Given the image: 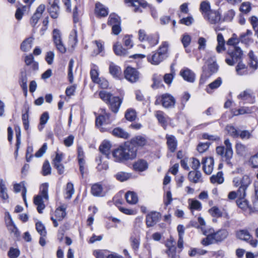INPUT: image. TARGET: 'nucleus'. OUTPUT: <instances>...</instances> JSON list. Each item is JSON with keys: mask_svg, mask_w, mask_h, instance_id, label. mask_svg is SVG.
Wrapping results in <instances>:
<instances>
[{"mask_svg": "<svg viewBox=\"0 0 258 258\" xmlns=\"http://www.w3.org/2000/svg\"><path fill=\"white\" fill-rule=\"evenodd\" d=\"M235 150L237 154L242 156L246 150V146L241 143H237L235 145Z\"/></svg>", "mask_w": 258, "mask_h": 258, "instance_id": "obj_63", "label": "nucleus"}, {"mask_svg": "<svg viewBox=\"0 0 258 258\" xmlns=\"http://www.w3.org/2000/svg\"><path fill=\"white\" fill-rule=\"evenodd\" d=\"M59 0H48V11L53 19L58 18L60 13V9L58 6Z\"/></svg>", "mask_w": 258, "mask_h": 258, "instance_id": "obj_11", "label": "nucleus"}, {"mask_svg": "<svg viewBox=\"0 0 258 258\" xmlns=\"http://www.w3.org/2000/svg\"><path fill=\"white\" fill-rule=\"evenodd\" d=\"M109 73L113 77L119 78L121 75V70L120 67L111 62L109 65Z\"/></svg>", "mask_w": 258, "mask_h": 258, "instance_id": "obj_35", "label": "nucleus"}, {"mask_svg": "<svg viewBox=\"0 0 258 258\" xmlns=\"http://www.w3.org/2000/svg\"><path fill=\"white\" fill-rule=\"evenodd\" d=\"M251 183V179L249 176L244 175L242 177H235L233 179L234 186L238 187V194L241 197H245L246 190Z\"/></svg>", "mask_w": 258, "mask_h": 258, "instance_id": "obj_7", "label": "nucleus"}, {"mask_svg": "<svg viewBox=\"0 0 258 258\" xmlns=\"http://www.w3.org/2000/svg\"><path fill=\"white\" fill-rule=\"evenodd\" d=\"M33 40L34 38L32 37L25 39L21 44V50L24 52L29 51L32 48Z\"/></svg>", "mask_w": 258, "mask_h": 258, "instance_id": "obj_32", "label": "nucleus"}, {"mask_svg": "<svg viewBox=\"0 0 258 258\" xmlns=\"http://www.w3.org/2000/svg\"><path fill=\"white\" fill-rule=\"evenodd\" d=\"M200 10L202 11L204 16L208 14L209 12L212 11L210 10V4L207 1H204L201 3L200 5Z\"/></svg>", "mask_w": 258, "mask_h": 258, "instance_id": "obj_58", "label": "nucleus"}, {"mask_svg": "<svg viewBox=\"0 0 258 258\" xmlns=\"http://www.w3.org/2000/svg\"><path fill=\"white\" fill-rule=\"evenodd\" d=\"M218 70V66L215 60H208L207 64L203 67V73L201 75L200 84H204L211 76L216 73Z\"/></svg>", "mask_w": 258, "mask_h": 258, "instance_id": "obj_6", "label": "nucleus"}, {"mask_svg": "<svg viewBox=\"0 0 258 258\" xmlns=\"http://www.w3.org/2000/svg\"><path fill=\"white\" fill-rule=\"evenodd\" d=\"M96 162L97 163L96 168L98 171L106 170L108 168V163L107 161L104 160V157L99 156L96 158Z\"/></svg>", "mask_w": 258, "mask_h": 258, "instance_id": "obj_31", "label": "nucleus"}, {"mask_svg": "<svg viewBox=\"0 0 258 258\" xmlns=\"http://www.w3.org/2000/svg\"><path fill=\"white\" fill-rule=\"evenodd\" d=\"M99 95L100 98L106 104L108 103L113 97L112 94L104 90L100 91Z\"/></svg>", "mask_w": 258, "mask_h": 258, "instance_id": "obj_53", "label": "nucleus"}, {"mask_svg": "<svg viewBox=\"0 0 258 258\" xmlns=\"http://www.w3.org/2000/svg\"><path fill=\"white\" fill-rule=\"evenodd\" d=\"M99 73L98 69L96 66H94L91 68L90 71V76L92 81L94 83L98 82L99 81V78L98 77Z\"/></svg>", "mask_w": 258, "mask_h": 258, "instance_id": "obj_54", "label": "nucleus"}, {"mask_svg": "<svg viewBox=\"0 0 258 258\" xmlns=\"http://www.w3.org/2000/svg\"><path fill=\"white\" fill-rule=\"evenodd\" d=\"M48 184L44 183L41 184L40 187V194L34 198V204L37 206V210L39 213H42V211L45 207L44 200H48Z\"/></svg>", "mask_w": 258, "mask_h": 258, "instance_id": "obj_4", "label": "nucleus"}, {"mask_svg": "<svg viewBox=\"0 0 258 258\" xmlns=\"http://www.w3.org/2000/svg\"><path fill=\"white\" fill-rule=\"evenodd\" d=\"M252 34V31L250 30H247L245 33H242L239 37V41L242 43L247 44L252 42L251 36Z\"/></svg>", "mask_w": 258, "mask_h": 258, "instance_id": "obj_36", "label": "nucleus"}, {"mask_svg": "<svg viewBox=\"0 0 258 258\" xmlns=\"http://www.w3.org/2000/svg\"><path fill=\"white\" fill-rule=\"evenodd\" d=\"M124 3L129 4L128 6L134 7V11L136 13H141L142 10L140 7L146 8L148 4L144 0H124Z\"/></svg>", "mask_w": 258, "mask_h": 258, "instance_id": "obj_16", "label": "nucleus"}, {"mask_svg": "<svg viewBox=\"0 0 258 258\" xmlns=\"http://www.w3.org/2000/svg\"><path fill=\"white\" fill-rule=\"evenodd\" d=\"M249 65L250 67L253 69H256L258 65L257 57L255 56L253 52L251 50L248 53Z\"/></svg>", "mask_w": 258, "mask_h": 258, "instance_id": "obj_43", "label": "nucleus"}, {"mask_svg": "<svg viewBox=\"0 0 258 258\" xmlns=\"http://www.w3.org/2000/svg\"><path fill=\"white\" fill-rule=\"evenodd\" d=\"M249 213H258V197L256 196L252 200V206L249 207Z\"/></svg>", "mask_w": 258, "mask_h": 258, "instance_id": "obj_64", "label": "nucleus"}, {"mask_svg": "<svg viewBox=\"0 0 258 258\" xmlns=\"http://www.w3.org/2000/svg\"><path fill=\"white\" fill-rule=\"evenodd\" d=\"M125 79L131 83L136 82L139 79V73L135 68L127 67L124 72Z\"/></svg>", "mask_w": 258, "mask_h": 258, "instance_id": "obj_14", "label": "nucleus"}, {"mask_svg": "<svg viewBox=\"0 0 258 258\" xmlns=\"http://www.w3.org/2000/svg\"><path fill=\"white\" fill-rule=\"evenodd\" d=\"M211 24H216L220 20V14L217 11H211L204 16Z\"/></svg>", "mask_w": 258, "mask_h": 258, "instance_id": "obj_21", "label": "nucleus"}, {"mask_svg": "<svg viewBox=\"0 0 258 258\" xmlns=\"http://www.w3.org/2000/svg\"><path fill=\"white\" fill-rule=\"evenodd\" d=\"M227 56L225 59V62L229 66H233L235 63L240 61L243 55V52L240 47L228 48L227 50Z\"/></svg>", "mask_w": 258, "mask_h": 258, "instance_id": "obj_8", "label": "nucleus"}, {"mask_svg": "<svg viewBox=\"0 0 258 258\" xmlns=\"http://www.w3.org/2000/svg\"><path fill=\"white\" fill-rule=\"evenodd\" d=\"M248 162L252 168H258V152L249 158Z\"/></svg>", "mask_w": 258, "mask_h": 258, "instance_id": "obj_60", "label": "nucleus"}, {"mask_svg": "<svg viewBox=\"0 0 258 258\" xmlns=\"http://www.w3.org/2000/svg\"><path fill=\"white\" fill-rule=\"evenodd\" d=\"M168 48V43L164 41L162 43L157 51L152 55L147 56L148 61L153 65H158L167 56Z\"/></svg>", "mask_w": 258, "mask_h": 258, "instance_id": "obj_3", "label": "nucleus"}, {"mask_svg": "<svg viewBox=\"0 0 258 258\" xmlns=\"http://www.w3.org/2000/svg\"><path fill=\"white\" fill-rule=\"evenodd\" d=\"M226 130L227 131L228 134L235 138H238V135L239 134V130H238L236 127H235L232 125H227L226 126Z\"/></svg>", "mask_w": 258, "mask_h": 258, "instance_id": "obj_52", "label": "nucleus"}, {"mask_svg": "<svg viewBox=\"0 0 258 258\" xmlns=\"http://www.w3.org/2000/svg\"><path fill=\"white\" fill-rule=\"evenodd\" d=\"M91 193L96 197H103L105 195L102 185L99 183H95L92 186Z\"/></svg>", "mask_w": 258, "mask_h": 258, "instance_id": "obj_30", "label": "nucleus"}, {"mask_svg": "<svg viewBox=\"0 0 258 258\" xmlns=\"http://www.w3.org/2000/svg\"><path fill=\"white\" fill-rule=\"evenodd\" d=\"M96 125L101 132H107L109 128L106 127L107 125L110 124L112 122L110 113L107 112L105 108L100 109L99 115L96 117Z\"/></svg>", "mask_w": 258, "mask_h": 258, "instance_id": "obj_5", "label": "nucleus"}, {"mask_svg": "<svg viewBox=\"0 0 258 258\" xmlns=\"http://www.w3.org/2000/svg\"><path fill=\"white\" fill-rule=\"evenodd\" d=\"M27 77L25 73H22L20 79V85L24 92L26 94L28 91Z\"/></svg>", "mask_w": 258, "mask_h": 258, "instance_id": "obj_50", "label": "nucleus"}, {"mask_svg": "<svg viewBox=\"0 0 258 258\" xmlns=\"http://www.w3.org/2000/svg\"><path fill=\"white\" fill-rule=\"evenodd\" d=\"M112 133L113 136L125 139L128 138L130 137L128 133L120 127L115 128L112 131Z\"/></svg>", "mask_w": 258, "mask_h": 258, "instance_id": "obj_39", "label": "nucleus"}, {"mask_svg": "<svg viewBox=\"0 0 258 258\" xmlns=\"http://www.w3.org/2000/svg\"><path fill=\"white\" fill-rule=\"evenodd\" d=\"M122 102V99L118 97L113 96L107 104L109 105L110 110L114 113H116L118 112Z\"/></svg>", "mask_w": 258, "mask_h": 258, "instance_id": "obj_19", "label": "nucleus"}, {"mask_svg": "<svg viewBox=\"0 0 258 258\" xmlns=\"http://www.w3.org/2000/svg\"><path fill=\"white\" fill-rule=\"evenodd\" d=\"M167 144L169 150L173 153L175 151L177 146V141L174 136L172 135H167Z\"/></svg>", "mask_w": 258, "mask_h": 258, "instance_id": "obj_27", "label": "nucleus"}, {"mask_svg": "<svg viewBox=\"0 0 258 258\" xmlns=\"http://www.w3.org/2000/svg\"><path fill=\"white\" fill-rule=\"evenodd\" d=\"M179 74L183 79L187 82L193 83L195 81V74L187 68H183L181 70Z\"/></svg>", "mask_w": 258, "mask_h": 258, "instance_id": "obj_18", "label": "nucleus"}, {"mask_svg": "<svg viewBox=\"0 0 258 258\" xmlns=\"http://www.w3.org/2000/svg\"><path fill=\"white\" fill-rule=\"evenodd\" d=\"M171 73L166 74L164 76V81L168 85H170L172 83L175 75V71L172 66H171Z\"/></svg>", "mask_w": 258, "mask_h": 258, "instance_id": "obj_55", "label": "nucleus"}, {"mask_svg": "<svg viewBox=\"0 0 258 258\" xmlns=\"http://www.w3.org/2000/svg\"><path fill=\"white\" fill-rule=\"evenodd\" d=\"M14 189L16 192H19L21 191V189L22 190V197L26 206H27V203L26 201L27 188L25 185V182L22 181L20 183L15 184L14 185Z\"/></svg>", "mask_w": 258, "mask_h": 258, "instance_id": "obj_25", "label": "nucleus"}, {"mask_svg": "<svg viewBox=\"0 0 258 258\" xmlns=\"http://www.w3.org/2000/svg\"><path fill=\"white\" fill-rule=\"evenodd\" d=\"M132 233L130 238L131 245L132 248L135 250H136L139 248L140 245L139 231L137 229H135Z\"/></svg>", "mask_w": 258, "mask_h": 258, "instance_id": "obj_23", "label": "nucleus"}, {"mask_svg": "<svg viewBox=\"0 0 258 258\" xmlns=\"http://www.w3.org/2000/svg\"><path fill=\"white\" fill-rule=\"evenodd\" d=\"M189 180L194 183L202 182V173L200 171H190L188 174Z\"/></svg>", "mask_w": 258, "mask_h": 258, "instance_id": "obj_24", "label": "nucleus"}, {"mask_svg": "<svg viewBox=\"0 0 258 258\" xmlns=\"http://www.w3.org/2000/svg\"><path fill=\"white\" fill-rule=\"evenodd\" d=\"M166 246L167 247L166 253L168 256L170 258H179L178 251L176 250L175 247V241L171 237L170 239L168 240L166 243Z\"/></svg>", "mask_w": 258, "mask_h": 258, "instance_id": "obj_12", "label": "nucleus"}, {"mask_svg": "<svg viewBox=\"0 0 258 258\" xmlns=\"http://www.w3.org/2000/svg\"><path fill=\"white\" fill-rule=\"evenodd\" d=\"M114 176L117 180L123 182L129 179L131 177L132 174L130 173L120 171L115 174Z\"/></svg>", "mask_w": 258, "mask_h": 258, "instance_id": "obj_44", "label": "nucleus"}, {"mask_svg": "<svg viewBox=\"0 0 258 258\" xmlns=\"http://www.w3.org/2000/svg\"><path fill=\"white\" fill-rule=\"evenodd\" d=\"M66 190V198L69 199H71L75 192L74 185L72 182L67 183Z\"/></svg>", "mask_w": 258, "mask_h": 258, "instance_id": "obj_57", "label": "nucleus"}, {"mask_svg": "<svg viewBox=\"0 0 258 258\" xmlns=\"http://www.w3.org/2000/svg\"><path fill=\"white\" fill-rule=\"evenodd\" d=\"M175 99L169 94H164L158 97L156 101V104L161 103L165 108H172L175 106Z\"/></svg>", "mask_w": 258, "mask_h": 258, "instance_id": "obj_9", "label": "nucleus"}, {"mask_svg": "<svg viewBox=\"0 0 258 258\" xmlns=\"http://www.w3.org/2000/svg\"><path fill=\"white\" fill-rule=\"evenodd\" d=\"M224 145L225 146V157L227 160V164L230 167H232L233 164L231 162V160L233 157V154L232 148V144L230 142V140L228 139H227L224 141Z\"/></svg>", "mask_w": 258, "mask_h": 258, "instance_id": "obj_17", "label": "nucleus"}, {"mask_svg": "<svg viewBox=\"0 0 258 258\" xmlns=\"http://www.w3.org/2000/svg\"><path fill=\"white\" fill-rule=\"evenodd\" d=\"M111 147L110 143L106 141H103L99 147L100 152L105 155L106 159H109V158Z\"/></svg>", "mask_w": 258, "mask_h": 258, "instance_id": "obj_26", "label": "nucleus"}, {"mask_svg": "<svg viewBox=\"0 0 258 258\" xmlns=\"http://www.w3.org/2000/svg\"><path fill=\"white\" fill-rule=\"evenodd\" d=\"M251 9V4L248 2L242 3L239 8V11L244 14L248 13Z\"/></svg>", "mask_w": 258, "mask_h": 258, "instance_id": "obj_61", "label": "nucleus"}, {"mask_svg": "<svg viewBox=\"0 0 258 258\" xmlns=\"http://www.w3.org/2000/svg\"><path fill=\"white\" fill-rule=\"evenodd\" d=\"M207 252V251L201 248H192L189 251L188 254L190 256H195L197 255H204Z\"/></svg>", "mask_w": 258, "mask_h": 258, "instance_id": "obj_62", "label": "nucleus"}, {"mask_svg": "<svg viewBox=\"0 0 258 258\" xmlns=\"http://www.w3.org/2000/svg\"><path fill=\"white\" fill-rule=\"evenodd\" d=\"M0 197L4 201L7 200L9 199V196L7 194V188L2 179H0Z\"/></svg>", "mask_w": 258, "mask_h": 258, "instance_id": "obj_46", "label": "nucleus"}, {"mask_svg": "<svg viewBox=\"0 0 258 258\" xmlns=\"http://www.w3.org/2000/svg\"><path fill=\"white\" fill-rule=\"evenodd\" d=\"M95 12L99 17H105L108 14V9L100 3H97L95 5Z\"/></svg>", "mask_w": 258, "mask_h": 258, "instance_id": "obj_22", "label": "nucleus"}, {"mask_svg": "<svg viewBox=\"0 0 258 258\" xmlns=\"http://www.w3.org/2000/svg\"><path fill=\"white\" fill-rule=\"evenodd\" d=\"M147 140L144 137L138 136L135 138H133L131 140V142L129 144L132 145L133 147L135 146H143L146 144Z\"/></svg>", "mask_w": 258, "mask_h": 258, "instance_id": "obj_33", "label": "nucleus"}, {"mask_svg": "<svg viewBox=\"0 0 258 258\" xmlns=\"http://www.w3.org/2000/svg\"><path fill=\"white\" fill-rule=\"evenodd\" d=\"M237 97L243 103L253 104L255 102V96L251 90L249 89H247L241 92Z\"/></svg>", "mask_w": 258, "mask_h": 258, "instance_id": "obj_13", "label": "nucleus"}, {"mask_svg": "<svg viewBox=\"0 0 258 258\" xmlns=\"http://www.w3.org/2000/svg\"><path fill=\"white\" fill-rule=\"evenodd\" d=\"M203 234L206 236V237L203 239L201 243L204 246H208L214 243L221 242L224 240L228 236V233L226 230H220L214 232V230L210 228L208 230L204 229L202 227Z\"/></svg>", "mask_w": 258, "mask_h": 258, "instance_id": "obj_2", "label": "nucleus"}, {"mask_svg": "<svg viewBox=\"0 0 258 258\" xmlns=\"http://www.w3.org/2000/svg\"><path fill=\"white\" fill-rule=\"evenodd\" d=\"M222 80L220 77L218 78L213 82L209 84L206 88V91L208 94H212L213 90L219 88L222 84Z\"/></svg>", "mask_w": 258, "mask_h": 258, "instance_id": "obj_29", "label": "nucleus"}, {"mask_svg": "<svg viewBox=\"0 0 258 258\" xmlns=\"http://www.w3.org/2000/svg\"><path fill=\"white\" fill-rule=\"evenodd\" d=\"M161 215L159 212L153 211L149 213L146 218V223L148 227L154 226L159 221Z\"/></svg>", "mask_w": 258, "mask_h": 258, "instance_id": "obj_15", "label": "nucleus"}, {"mask_svg": "<svg viewBox=\"0 0 258 258\" xmlns=\"http://www.w3.org/2000/svg\"><path fill=\"white\" fill-rule=\"evenodd\" d=\"M113 50L115 53L117 55L124 56L127 54V50L123 48L118 43H116L114 45Z\"/></svg>", "mask_w": 258, "mask_h": 258, "instance_id": "obj_49", "label": "nucleus"}, {"mask_svg": "<svg viewBox=\"0 0 258 258\" xmlns=\"http://www.w3.org/2000/svg\"><path fill=\"white\" fill-rule=\"evenodd\" d=\"M155 115L160 124L164 127L167 125V116L162 111L157 110L155 112Z\"/></svg>", "mask_w": 258, "mask_h": 258, "instance_id": "obj_34", "label": "nucleus"}, {"mask_svg": "<svg viewBox=\"0 0 258 258\" xmlns=\"http://www.w3.org/2000/svg\"><path fill=\"white\" fill-rule=\"evenodd\" d=\"M236 67V71L239 75L242 76L247 74V68L245 64L242 63L241 61H239Z\"/></svg>", "mask_w": 258, "mask_h": 258, "instance_id": "obj_47", "label": "nucleus"}, {"mask_svg": "<svg viewBox=\"0 0 258 258\" xmlns=\"http://www.w3.org/2000/svg\"><path fill=\"white\" fill-rule=\"evenodd\" d=\"M133 168L136 171L142 172L148 169V164L146 160L140 159L134 163Z\"/></svg>", "mask_w": 258, "mask_h": 258, "instance_id": "obj_28", "label": "nucleus"}, {"mask_svg": "<svg viewBox=\"0 0 258 258\" xmlns=\"http://www.w3.org/2000/svg\"><path fill=\"white\" fill-rule=\"evenodd\" d=\"M52 37L53 42L57 50L61 53H64L67 49L65 47L61 38V34L60 31L54 29L52 32Z\"/></svg>", "mask_w": 258, "mask_h": 258, "instance_id": "obj_10", "label": "nucleus"}, {"mask_svg": "<svg viewBox=\"0 0 258 258\" xmlns=\"http://www.w3.org/2000/svg\"><path fill=\"white\" fill-rule=\"evenodd\" d=\"M137 151L135 147L125 144L114 150L112 152V156L116 162H123L135 158L137 156Z\"/></svg>", "mask_w": 258, "mask_h": 258, "instance_id": "obj_1", "label": "nucleus"}, {"mask_svg": "<svg viewBox=\"0 0 258 258\" xmlns=\"http://www.w3.org/2000/svg\"><path fill=\"white\" fill-rule=\"evenodd\" d=\"M121 20L120 17L115 14L112 13L109 15L108 24L110 26H113L115 24H120Z\"/></svg>", "mask_w": 258, "mask_h": 258, "instance_id": "obj_51", "label": "nucleus"}, {"mask_svg": "<svg viewBox=\"0 0 258 258\" xmlns=\"http://www.w3.org/2000/svg\"><path fill=\"white\" fill-rule=\"evenodd\" d=\"M66 207L64 205H61L57 208L55 211V216L57 220H62L66 216Z\"/></svg>", "mask_w": 258, "mask_h": 258, "instance_id": "obj_37", "label": "nucleus"}, {"mask_svg": "<svg viewBox=\"0 0 258 258\" xmlns=\"http://www.w3.org/2000/svg\"><path fill=\"white\" fill-rule=\"evenodd\" d=\"M223 174L222 171H219L216 174L213 175L210 180L212 183L221 184L224 182Z\"/></svg>", "mask_w": 258, "mask_h": 258, "instance_id": "obj_45", "label": "nucleus"}, {"mask_svg": "<svg viewBox=\"0 0 258 258\" xmlns=\"http://www.w3.org/2000/svg\"><path fill=\"white\" fill-rule=\"evenodd\" d=\"M126 202L132 205L136 204L138 201L137 194L134 191H128L125 194Z\"/></svg>", "mask_w": 258, "mask_h": 258, "instance_id": "obj_38", "label": "nucleus"}, {"mask_svg": "<svg viewBox=\"0 0 258 258\" xmlns=\"http://www.w3.org/2000/svg\"><path fill=\"white\" fill-rule=\"evenodd\" d=\"M78 42L77 31L74 29L70 33L69 36V42L72 47H74Z\"/></svg>", "mask_w": 258, "mask_h": 258, "instance_id": "obj_59", "label": "nucleus"}, {"mask_svg": "<svg viewBox=\"0 0 258 258\" xmlns=\"http://www.w3.org/2000/svg\"><path fill=\"white\" fill-rule=\"evenodd\" d=\"M49 118V115L47 112H44L41 114L40 117V122L38 126V129L39 131L41 132L43 130Z\"/></svg>", "mask_w": 258, "mask_h": 258, "instance_id": "obj_40", "label": "nucleus"}, {"mask_svg": "<svg viewBox=\"0 0 258 258\" xmlns=\"http://www.w3.org/2000/svg\"><path fill=\"white\" fill-rule=\"evenodd\" d=\"M203 170L207 174H210L214 168V161L212 157L206 158L202 161Z\"/></svg>", "mask_w": 258, "mask_h": 258, "instance_id": "obj_20", "label": "nucleus"}, {"mask_svg": "<svg viewBox=\"0 0 258 258\" xmlns=\"http://www.w3.org/2000/svg\"><path fill=\"white\" fill-rule=\"evenodd\" d=\"M217 42L218 45L216 46V51L218 53H220L222 51L225 50V40L222 34L219 33L217 35Z\"/></svg>", "mask_w": 258, "mask_h": 258, "instance_id": "obj_41", "label": "nucleus"}, {"mask_svg": "<svg viewBox=\"0 0 258 258\" xmlns=\"http://www.w3.org/2000/svg\"><path fill=\"white\" fill-rule=\"evenodd\" d=\"M145 41H147L150 46H153L158 44L159 42V36L156 35H149Z\"/></svg>", "mask_w": 258, "mask_h": 258, "instance_id": "obj_56", "label": "nucleus"}, {"mask_svg": "<svg viewBox=\"0 0 258 258\" xmlns=\"http://www.w3.org/2000/svg\"><path fill=\"white\" fill-rule=\"evenodd\" d=\"M236 236L240 239L247 241L249 240L251 236L248 231L246 230H241L237 232Z\"/></svg>", "mask_w": 258, "mask_h": 258, "instance_id": "obj_48", "label": "nucleus"}, {"mask_svg": "<svg viewBox=\"0 0 258 258\" xmlns=\"http://www.w3.org/2000/svg\"><path fill=\"white\" fill-rule=\"evenodd\" d=\"M245 197H241L239 196V198L236 201V204L238 207L241 209L246 210H248L249 211V207L250 205H249L248 202L244 199Z\"/></svg>", "mask_w": 258, "mask_h": 258, "instance_id": "obj_42", "label": "nucleus"}]
</instances>
